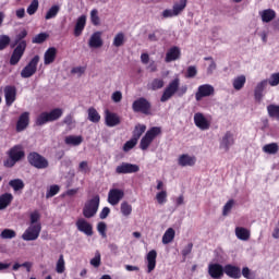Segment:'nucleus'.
I'll list each match as a JSON object with an SVG mask.
<instances>
[{"instance_id":"obj_24","label":"nucleus","mask_w":279,"mask_h":279,"mask_svg":"<svg viewBox=\"0 0 279 279\" xmlns=\"http://www.w3.org/2000/svg\"><path fill=\"white\" fill-rule=\"evenodd\" d=\"M88 45L92 49H99V47H104V39H101V32H95L90 36Z\"/></svg>"},{"instance_id":"obj_26","label":"nucleus","mask_w":279,"mask_h":279,"mask_svg":"<svg viewBox=\"0 0 279 279\" xmlns=\"http://www.w3.org/2000/svg\"><path fill=\"white\" fill-rule=\"evenodd\" d=\"M29 125V112H23L16 123V132H23Z\"/></svg>"},{"instance_id":"obj_5","label":"nucleus","mask_w":279,"mask_h":279,"mask_svg":"<svg viewBox=\"0 0 279 279\" xmlns=\"http://www.w3.org/2000/svg\"><path fill=\"white\" fill-rule=\"evenodd\" d=\"M27 161L35 169H47L49 167V160L36 151L28 154Z\"/></svg>"},{"instance_id":"obj_13","label":"nucleus","mask_w":279,"mask_h":279,"mask_svg":"<svg viewBox=\"0 0 279 279\" xmlns=\"http://www.w3.org/2000/svg\"><path fill=\"white\" fill-rule=\"evenodd\" d=\"M27 48H25V45H20V46H15L11 58H10V64L11 66H16V64H19V62H21V58H23V56H25V50Z\"/></svg>"},{"instance_id":"obj_12","label":"nucleus","mask_w":279,"mask_h":279,"mask_svg":"<svg viewBox=\"0 0 279 279\" xmlns=\"http://www.w3.org/2000/svg\"><path fill=\"white\" fill-rule=\"evenodd\" d=\"M211 95H215V87H213V85L204 84L198 86L195 99L196 101H202L204 97H210Z\"/></svg>"},{"instance_id":"obj_30","label":"nucleus","mask_w":279,"mask_h":279,"mask_svg":"<svg viewBox=\"0 0 279 279\" xmlns=\"http://www.w3.org/2000/svg\"><path fill=\"white\" fill-rule=\"evenodd\" d=\"M259 15L262 17L263 23H271V21L276 19V11H274L272 9H266L259 12Z\"/></svg>"},{"instance_id":"obj_34","label":"nucleus","mask_w":279,"mask_h":279,"mask_svg":"<svg viewBox=\"0 0 279 279\" xmlns=\"http://www.w3.org/2000/svg\"><path fill=\"white\" fill-rule=\"evenodd\" d=\"M9 186H11L15 193H19V191H23V189H25V182L21 179H13L9 181Z\"/></svg>"},{"instance_id":"obj_37","label":"nucleus","mask_w":279,"mask_h":279,"mask_svg":"<svg viewBox=\"0 0 279 279\" xmlns=\"http://www.w3.org/2000/svg\"><path fill=\"white\" fill-rule=\"evenodd\" d=\"M62 114H63L62 109L60 108L52 109L50 112H47L48 121H50V123L53 121H58V119H60Z\"/></svg>"},{"instance_id":"obj_42","label":"nucleus","mask_w":279,"mask_h":279,"mask_svg":"<svg viewBox=\"0 0 279 279\" xmlns=\"http://www.w3.org/2000/svg\"><path fill=\"white\" fill-rule=\"evenodd\" d=\"M278 150H279V146H278L277 143L266 144V145L263 147V151H264L265 154L275 155Z\"/></svg>"},{"instance_id":"obj_49","label":"nucleus","mask_w":279,"mask_h":279,"mask_svg":"<svg viewBox=\"0 0 279 279\" xmlns=\"http://www.w3.org/2000/svg\"><path fill=\"white\" fill-rule=\"evenodd\" d=\"M58 193H60V185H51L46 193V199L54 197Z\"/></svg>"},{"instance_id":"obj_55","label":"nucleus","mask_w":279,"mask_h":279,"mask_svg":"<svg viewBox=\"0 0 279 279\" xmlns=\"http://www.w3.org/2000/svg\"><path fill=\"white\" fill-rule=\"evenodd\" d=\"M137 144L138 142L132 137L123 145V151H130V149H134V147H136Z\"/></svg>"},{"instance_id":"obj_59","label":"nucleus","mask_w":279,"mask_h":279,"mask_svg":"<svg viewBox=\"0 0 279 279\" xmlns=\"http://www.w3.org/2000/svg\"><path fill=\"white\" fill-rule=\"evenodd\" d=\"M268 84L270 86H278V84H279V72L272 73L270 75V78L268 80Z\"/></svg>"},{"instance_id":"obj_44","label":"nucleus","mask_w":279,"mask_h":279,"mask_svg":"<svg viewBox=\"0 0 279 279\" xmlns=\"http://www.w3.org/2000/svg\"><path fill=\"white\" fill-rule=\"evenodd\" d=\"M90 22L95 27L101 25V19L99 17V11L97 9L90 11Z\"/></svg>"},{"instance_id":"obj_38","label":"nucleus","mask_w":279,"mask_h":279,"mask_svg":"<svg viewBox=\"0 0 279 279\" xmlns=\"http://www.w3.org/2000/svg\"><path fill=\"white\" fill-rule=\"evenodd\" d=\"M165 87V80L162 78H154L149 84V90H160V88Z\"/></svg>"},{"instance_id":"obj_6","label":"nucleus","mask_w":279,"mask_h":279,"mask_svg":"<svg viewBox=\"0 0 279 279\" xmlns=\"http://www.w3.org/2000/svg\"><path fill=\"white\" fill-rule=\"evenodd\" d=\"M40 62V56L36 54L27 65L23 68L21 71V77L27 80L33 75H36V71H38V63Z\"/></svg>"},{"instance_id":"obj_18","label":"nucleus","mask_w":279,"mask_h":279,"mask_svg":"<svg viewBox=\"0 0 279 279\" xmlns=\"http://www.w3.org/2000/svg\"><path fill=\"white\" fill-rule=\"evenodd\" d=\"M194 123L199 130H210V122L208 119H206V117H204V113L202 112L194 114Z\"/></svg>"},{"instance_id":"obj_4","label":"nucleus","mask_w":279,"mask_h":279,"mask_svg":"<svg viewBox=\"0 0 279 279\" xmlns=\"http://www.w3.org/2000/svg\"><path fill=\"white\" fill-rule=\"evenodd\" d=\"M132 110L133 112H140L141 114L149 117V114H151V102L145 97H140L133 101Z\"/></svg>"},{"instance_id":"obj_57","label":"nucleus","mask_w":279,"mask_h":279,"mask_svg":"<svg viewBox=\"0 0 279 279\" xmlns=\"http://www.w3.org/2000/svg\"><path fill=\"white\" fill-rule=\"evenodd\" d=\"M40 213L35 210L31 214V226H36V223H40Z\"/></svg>"},{"instance_id":"obj_63","label":"nucleus","mask_w":279,"mask_h":279,"mask_svg":"<svg viewBox=\"0 0 279 279\" xmlns=\"http://www.w3.org/2000/svg\"><path fill=\"white\" fill-rule=\"evenodd\" d=\"M193 252V243H189L181 252L182 256L186 258Z\"/></svg>"},{"instance_id":"obj_45","label":"nucleus","mask_w":279,"mask_h":279,"mask_svg":"<svg viewBox=\"0 0 279 279\" xmlns=\"http://www.w3.org/2000/svg\"><path fill=\"white\" fill-rule=\"evenodd\" d=\"M47 38H49V34L39 33L32 39V43L33 45H43V43H45Z\"/></svg>"},{"instance_id":"obj_2","label":"nucleus","mask_w":279,"mask_h":279,"mask_svg":"<svg viewBox=\"0 0 279 279\" xmlns=\"http://www.w3.org/2000/svg\"><path fill=\"white\" fill-rule=\"evenodd\" d=\"M159 134H162V129H160V126L150 128L142 137L140 142V149H142V151H147V149H149V145L154 143V140L156 136H159Z\"/></svg>"},{"instance_id":"obj_35","label":"nucleus","mask_w":279,"mask_h":279,"mask_svg":"<svg viewBox=\"0 0 279 279\" xmlns=\"http://www.w3.org/2000/svg\"><path fill=\"white\" fill-rule=\"evenodd\" d=\"M175 239V230L169 228L162 235L163 245H169Z\"/></svg>"},{"instance_id":"obj_50","label":"nucleus","mask_w":279,"mask_h":279,"mask_svg":"<svg viewBox=\"0 0 279 279\" xmlns=\"http://www.w3.org/2000/svg\"><path fill=\"white\" fill-rule=\"evenodd\" d=\"M233 207H234V199H229L222 209L223 217H228V215H230V210H232Z\"/></svg>"},{"instance_id":"obj_32","label":"nucleus","mask_w":279,"mask_h":279,"mask_svg":"<svg viewBox=\"0 0 279 279\" xmlns=\"http://www.w3.org/2000/svg\"><path fill=\"white\" fill-rule=\"evenodd\" d=\"M146 130H147V125H145V124L135 125V128L133 130L132 138L138 142L141 140V136H143V134H145Z\"/></svg>"},{"instance_id":"obj_47","label":"nucleus","mask_w":279,"mask_h":279,"mask_svg":"<svg viewBox=\"0 0 279 279\" xmlns=\"http://www.w3.org/2000/svg\"><path fill=\"white\" fill-rule=\"evenodd\" d=\"M125 44V34L118 33L113 38V47H123Z\"/></svg>"},{"instance_id":"obj_64","label":"nucleus","mask_w":279,"mask_h":279,"mask_svg":"<svg viewBox=\"0 0 279 279\" xmlns=\"http://www.w3.org/2000/svg\"><path fill=\"white\" fill-rule=\"evenodd\" d=\"M110 215V207H104L99 214L100 219H108V216Z\"/></svg>"},{"instance_id":"obj_58","label":"nucleus","mask_w":279,"mask_h":279,"mask_svg":"<svg viewBox=\"0 0 279 279\" xmlns=\"http://www.w3.org/2000/svg\"><path fill=\"white\" fill-rule=\"evenodd\" d=\"M197 75V68L195 65H190L186 70L185 77L193 78Z\"/></svg>"},{"instance_id":"obj_15","label":"nucleus","mask_w":279,"mask_h":279,"mask_svg":"<svg viewBox=\"0 0 279 279\" xmlns=\"http://www.w3.org/2000/svg\"><path fill=\"white\" fill-rule=\"evenodd\" d=\"M4 99L5 106L10 107L14 101H16V86L14 85H7L4 87Z\"/></svg>"},{"instance_id":"obj_10","label":"nucleus","mask_w":279,"mask_h":279,"mask_svg":"<svg viewBox=\"0 0 279 279\" xmlns=\"http://www.w3.org/2000/svg\"><path fill=\"white\" fill-rule=\"evenodd\" d=\"M208 274L213 279H221L225 276V266L219 263L208 265Z\"/></svg>"},{"instance_id":"obj_7","label":"nucleus","mask_w":279,"mask_h":279,"mask_svg":"<svg viewBox=\"0 0 279 279\" xmlns=\"http://www.w3.org/2000/svg\"><path fill=\"white\" fill-rule=\"evenodd\" d=\"M179 89H180V78L172 80L168 84V86L165 88V90L160 97L161 104L169 101V99H171V97H173V95H175V93H178Z\"/></svg>"},{"instance_id":"obj_16","label":"nucleus","mask_w":279,"mask_h":279,"mask_svg":"<svg viewBox=\"0 0 279 279\" xmlns=\"http://www.w3.org/2000/svg\"><path fill=\"white\" fill-rule=\"evenodd\" d=\"M76 228L78 232H83L86 236H93V225L84 218H80L76 221Z\"/></svg>"},{"instance_id":"obj_8","label":"nucleus","mask_w":279,"mask_h":279,"mask_svg":"<svg viewBox=\"0 0 279 279\" xmlns=\"http://www.w3.org/2000/svg\"><path fill=\"white\" fill-rule=\"evenodd\" d=\"M43 225H29V227L22 234L23 241H36L40 236Z\"/></svg>"},{"instance_id":"obj_41","label":"nucleus","mask_w":279,"mask_h":279,"mask_svg":"<svg viewBox=\"0 0 279 279\" xmlns=\"http://www.w3.org/2000/svg\"><path fill=\"white\" fill-rule=\"evenodd\" d=\"M267 112H268V117H270V119H277V121H279V106L278 105H268Z\"/></svg>"},{"instance_id":"obj_19","label":"nucleus","mask_w":279,"mask_h":279,"mask_svg":"<svg viewBox=\"0 0 279 279\" xmlns=\"http://www.w3.org/2000/svg\"><path fill=\"white\" fill-rule=\"evenodd\" d=\"M197 162V157L191 156L189 154H183L178 158L179 167H195Z\"/></svg>"},{"instance_id":"obj_56","label":"nucleus","mask_w":279,"mask_h":279,"mask_svg":"<svg viewBox=\"0 0 279 279\" xmlns=\"http://www.w3.org/2000/svg\"><path fill=\"white\" fill-rule=\"evenodd\" d=\"M10 45V36L2 35L0 36V51H3Z\"/></svg>"},{"instance_id":"obj_46","label":"nucleus","mask_w":279,"mask_h":279,"mask_svg":"<svg viewBox=\"0 0 279 279\" xmlns=\"http://www.w3.org/2000/svg\"><path fill=\"white\" fill-rule=\"evenodd\" d=\"M58 12H60V7L59 5H52L48 12L46 13V21H49L51 19H56L58 16Z\"/></svg>"},{"instance_id":"obj_22","label":"nucleus","mask_w":279,"mask_h":279,"mask_svg":"<svg viewBox=\"0 0 279 279\" xmlns=\"http://www.w3.org/2000/svg\"><path fill=\"white\" fill-rule=\"evenodd\" d=\"M25 38H27V31L23 29L17 35H15L11 48L14 49V47H20V45H24V49H27V40H25Z\"/></svg>"},{"instance_id":"obj_25","label":"nucleus","mask_w":279,"mask_h":279,"mask_svg":"<svg viewBox=\"0 0 279 279\" xmlns=\"http://www.w3.org/2000/svg\"><path fill=\"white\" fill-rule=\"evenodd\" d=\"M156 258H158L156 250L149 251L146 256L148 274H151L156 269Z\"/></svg>"},{"instance_id":"obj_9","label":"nucleus","mask_w":279,"mask_h":279,"mask_svg":"<svg viewBox=\"0 0 279 279\" xmlns=\"http://www.w3.org/2000/svg\"><path fill=\"white\" fill-rule=\"evenodd\" d=\"M140 171L141 167H138V165L129 162H122L116 168V173H118V175H123L128 173H138Z\"/></svg>"},{"instance_id":"obj_3","label":"nucleus","mask_w":279,"mask_h":279,"mask_svg":"<svg viewBox=\"0 0 279 279\" xmlns=\"http://www.w3.org/2000/svg\"><path fill=\"white\" fill-rule=\"evenodd\" d=\"M100 202L101 198L99 195H95L92 199L87 201L83 207V217H85V219H93L99 210Z\"/></svg>"},{"instance_id":"obj_1","label":"nucleus","mask_w":279,"mask_h":279,"mask_svg":"<svg viewBox=\"0 0 279 279\" xmlns=\"http://www.w3.org/2000/svg\"><path fill=\"white\" fill-rule=\"evenodd\" d=\"M8 158L3 161V167L12 169L16 162H21L25 158V150L22 145H14L7 153Z\"/></svg>"},{"instance_id":"obj_11","label":"nucleus","mask_w":279,"mask_h":279,"mask_svg":"<svg viewBox=\"0 0 279 279\" xmlns=\"http://www.w3.org/2000/svg\"><path fill=\"white\" fill-rule=\"evenodd\" d=\"M125 197V192L120 189H111L108 193V204L111 206H117L121 199Z\"/></svg>"},{"instance_id":"obj_62","label":"nucleus","mask_w":279,"mask_h":279,"mask_svg":"<svg viewBox=\"0 0 279 279\" xmlns=\"http://www.w3.org/2000/svg\"><path fill=\"white\" fill-rule=\"evenodd\" d=\"M93 267H99L101 265V254L96 253L95 257L90 259Z\"/></svg>"},{"instance_id":"obj_51","label":"nucleus","mask_w":279,"mask_h":279,"mask_svg":"<svg viewBox=\"0 0 279 279\" xmlns=\"http://www.w3.org/2000/svg\"><path fill=\"white\" fill-rule=\"evenodd\" d=\"M1 239H15L16 236V231L12 230V229H4L1 234H0Z\"/></svg>"},{"instance_id":"obj_20","label":"nucleus","mask_w":279,"mask_h":279,"mask_svg":"<svg viewBox=\"0 0 279 279\" xmlns=\"http://www.w3.org/2000/svg\"><path fill=\"white\" fill-rule=\"evenodd\" d=\"M181 56L182 51L180 50V47L173 46L167 51L165 62H175V60H180Z\"/></svg>"},{"instance_id":"obj_40","label":"nucleus","mask_w":279,"mask_h":279,"mask_svg":"<svg viewBox=\"0 0 279 279\" xmlns=\"http://www.w3.org/2000/svg\"><path fill=\"white\" fill-rule=\"evenodd\" d=\"M245 82H247L245 75H240L235 77L232 83L234 90H241L243 86H245Z\"/></svg>"},{"instance_id":"obj_54","label":"nucleus","mask_w":279,"mask_h":279,"mask_svg":"<svg viewBox=\"0 0 279 279\" xmlns=\"http://www.w3.org/2000/svg\"><path fill=\"white\" fill-rule=\"evenodd\" d=\"M97 230L99 232V234L102 236V239H106L107 234H106V230H108V225H106V222L100 221L97 225Z\"/></svg>"},{"instance_id":"obj_27","label":"nucleus","mask_w":279,"mask_h":279,"mask_svg":"<svg viewBox=\"0 0 279 279\" xmlns=\"http://www.w3.org/2000/svg\"><path fill=\"white\" fill-rule=\"evenodd\" d=\"M84 27H86V15H81L74 27V36L77 38L82 36V32H84Z\"/></svg>"},{"instance_id":"obj_39","label":"nucleus","mask_w":279,"mask_h":279,"mask_svg":"<svg viewBox=\"0 0 279 279\" xmlns=\"http://www.w3.org/2000/svg\"><path fill=\"white\" fill-rule=\"evenodd\" d=\"M83 141L84 140L80 135H69L65 137V145H73L74 147H77V145H82Z\"/></svg>"},{"instance_id":"obj_33","label":"nucleus","mask_w":279,"mask_h":279,"mask_svg":"<svg viewBox=\"0 0 279 279\" xmlns=\"http://www.w3.org/2000/svg\"><path fill=\"white\" fill-rule=\"evenodd\" d=\"M87 114H88V121H90L92 123H99V121H101V116L99 114L97 109H95L94 107H90L87 110Z\"/></svg>"},{"instance_id":"obj_48","label":"nucleus","mask_w":279,"mask_h":279,"mask_svg":"<svg viewBox=\"0 0 279 279\" xmlns=\"http://www.w3.org/2000/svg\"><path fill=\"white\" fill-rule=\"evenodd\" d=\"M35 123H36V125H39V126H40V125H45L46 123H50L49 117L47 116V112H41V113L37 117Z\"/></svg>"},{"instance_id":"obj_53","label":"nucleus","mask_w":279,"mask_h":279,"mask_svg":"<svg viewBox=\"0 0 279 279\" xmlns=\"http://www.w3.org/2000/svg\"><path fill=\"white\" fill-rule=\"evenodd\" d=\"M36 12H38V0H33L27 8V14H29V16H32V15L36 14Z\"/></svg>"},{"instance_id":"obj_52","label":"nucleus","mask_w":279,"mask_h":279,"mask_svg":"<svg viewBox=\"0 0 279 279\" xmlns=\"http://www.w3.org/2000/svg\"><path fill=\"white\" fill-rule=\"evenodd\" d=\"M64 255H60L59 256V259L57 262V268H56V271L57 274H64Z\"/></svg>"},{"instance_id":"obj_29","label":"nucleus","mask_w":279,"mask_h":279,"mask_svg":"<svg viewBox=\"0 0 279 279\" xmlns=\"http://www.w3.org/2000/svg\"><path fill=\"white\" fill-rule=\"evenodd\" d=\"M266 87H267V80H264L256 85L254 90V97L257 101L263 100V92L265 90Z\"/></svg>"},{"instance_id":"obj_31","label":"nucleus","mask_w":279,"mask_h":279,"mask_svg":"<svg viewBox=\"0 0 279 279\" xmlns=\"http://www.w3.org/2000/svg\"><path fill=\"white\" fill-rule=\"evenodd\" d=\"M235 236L240 241H250L251 232H250V230L245 229L244 227H236L235 228Z\"/></svg>"},{"instance_id":"obj_14","label":"nucleus","mask_w":279,"mask_h":279,"mask_svg":"<svg viewBox=\"0 0 279 279\" xmlns=\"http://www.w3.org/2000/svg\"><path fill=\"white\" fill-rule=\"evenodd\" d=\"M234 143V133H232L231 131H227L220 140V149H225V151H230V147H232Z\"/></svg>"},{"instance_id":"obj_61","label":"nucleus","mask_w":279,"mask_h":279,"mask_svg":"<svg viewBox=\"0 0 279 279\" xmlns=\"http://www.w3.org/2000/svg\"><path fill=\"white\" fill-rule=\"evenodd\" d=\"M78 171H81V173H90V168H88V161H81L78 165Z\"/></svg>"},{"instance_id":"obj_36","label":"nucleus","mask_w":279,"mask_h":279,"mask_svg":"<svg viewBox=\"0 0 279 279\" xmlns=\"http://www.w3.org/2000/svg\"><path fill=\"white\" fill-rule=\"evenodd\" d=\"M186 3H189V0H180L179 2H174L172 10L177 16L179 14H182V12H184V9L186 8Z\"/></svg>"},{"instance_id":"obj_43","label":"nucleus","mask_w":279,"mask_h":279,"mask_svg":"<svg viewBox=\"0 0 279 279\" xmlns=\"http://www.w3.org/2000/svg\"><path fill=\"white\" fill-rule=\"evenodd\" d=\"M120 210L123 217H130L132 215V206L126 201L121 203Z\"/></svg>"},{"instance_id":"obj_21","label":"nucleus","mask_w":279,"mask_h":279,"mask_svg":"<svg viewBox=\"0 0 279 279\" xmlns=\"http://www.w3.org/2000/svg\"><path fill=\"white\" fill-rule=\"evenodd\" d=\"M58 57V49L56 47H49L44 54V64L47 66L56 62Z\"/></svg>"},{"instance_id":"obj_60","label":"nucleus","mask_w":279,"mask_h":279,"mask_svg":"<svg viewBox=\"0 0 279 279\" xmlns=\"http://www.w3.org/2000/svg\"><path fill=\"white\" fill-rule=\"evenodd\" d=\"M156 199L158 204H165L167 202V191H161L157 193Z\"/></svg>"},{"instance_id":"obj_23","label":"nucleus","mask_w":279,"mask_h":279,"mask_svg":"<svg viewBox=\"0 0 279 279\" xmlns=\"http://www.w3.org/2000/svg\"><path fill=\"white\" fill-rule=\"evenodd\" d=\"M225 274L229 278L239 279L241 278V268L232 264L225 265Z\"/></svg>"},{"instance_id":"obj_28","label":"nucleus","mask_w":279,"mask_h":279,"mask_svg":"<svg viewBox=\"0 0 279 279\" xmlns=\"http://www.w3.org/2000/svg\"><path fill=\"white\" fill-rule=\"evenodd\" d=\"M14 201V196L11 193H4L0 195V210H5L10 204Z\"/></svg>"},{"instance_id":"obj_17","label":"nucleus","mask_w":279,"mask_h":279,"mask_svg":"<svg viewBox=\"0 0 279 279\" xmlns=\"http://www.w3.org/2000/svg\"><path fill=\"white\" fill-rule=\"evenodd\" d=\"M105 123L108 128H116V125L121 124V118L119 114L114 112H110L109 110L105 111Z\"/></svg>"}]
</instances>
